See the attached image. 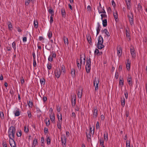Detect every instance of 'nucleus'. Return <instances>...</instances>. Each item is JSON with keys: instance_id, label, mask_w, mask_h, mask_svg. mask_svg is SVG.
<instances>
[{"instance_id": "nucleus-44", "label": "nucleus", "mask_w": 147, "mask_h": 147, "mask_svg": "<svg viewBox=\"0 0 147 147\" xmlns=\"http://www.w3.org/2000/svg\"><path fill=\"white\" fill-rule=\"evenodd\" d=\"M28 104L29 106L30 107H32L33 105V103L31 101H29L28 102Z\"/></svg>"}, {"instance_id": "nucleus-58", "label": "nucleus", "mask_w": 147, "mask_h": 147, "mask_svg": "<svg viewBox=\"0 0 147 147\" xmlns=\"http://www.w3.org/2000/svg\"><path fill=\"white\" fill-rule=\"evenodd\" d=\"M101 120L102 121H103L105 119V117L104 115H102L100 116Z\"/></svg>"}, {"instance_id": "nucleus-52", "label": "nucleus", "mask_w": 147, "mask_h": 147, "mask_svg": "<svg viewBox=\"0 0 147 147\" xmlns=\"http://www.w3.org/2000/svg\"><path fill=\"white\" fill-rule=\"evenodd\" d=\"M24 132L26 133H27L28 131V128H26V127H24Z\"/></svg>"}, {"instance_id": "nucleus-17", "label": "nucleus", "mask_w": 147, "mask_h": 147, "mask_svg": "<svg viewBox=\"0 0 147 147\" xmlns=\"http://www.w3.org/2000/svg\"><path fill=\"white\" fill-rule=\"evenodd\" d=\"M63 39L64 40V43L65 45H68V38L65 36H63Z\"/></svg>"}, {"instance_id": "nucleus-56", "label": "nucleus", "mask_w": 147, "mask_h": 147, "mask_svg": "<svg viewBox=\"0 0 147 147\" xmlns=\"http://www.w3.org/2000/svg\"><path fill=\"white\" fill-rule=\"evenodd\" d=\"M61 72H63V73H65V69L64 66H62V67L61 69Z\"/></svg>"}, {"instance_id": "nucleus-2", "label": "nucleus", "mask_w": 147, "mask_h": 147, "mask_svg": "<svg viewBox=\"0 0 147 147\" xmlns=\"http://www.w3.org/2000/svg\"><path fill=\"white\" fill-rule=\"evenodd\" d=\"M98 43L97 44V47L99 49H101L104 47L103 45V39L102 37L100 36L98 38Z\"/></svg>"}, {"instance_id": "nucleus-46", "label": "nucleus", "mask_w": 147, "mask_h": 147, "mask_svg": "<svg viewBox=\"0 0 147 147\" xmlns=\"http://www.w3.org/2000/svg\"><path fill=\"white\" fill-rule=\"evenodd\" d=\"M101 19L102 20L103 18H105L107 17V15L105 14H102L101 15Z\"/></svg>"}, {"instance_id": "nucleus-47", "label": "nucleus", "mask_w": 147, "mask_h": 147, "mask_svg": "<svg viewBox=\"0 0 147 147\" xmlns=\"http://www.w3.org/2000/svg\"><path fill=\"white\" fill-rule=\"evenodd\" d=\"M12 25L11 23H10L8 24V28L10 30H12Z\"/></svg>"}, {"instance_id": "nucleus-7", "label": "nucleus", "mask_w": 147, "mask_h": 147, "mask_svg": "<svg viewBox=\"0 0 147 147\" xmlns=\"http://www.w3.org/2000/svg\"><path fill=\"white\" fill-rule=\"evenodd\" d=\"M127 17L129 19L130 24L132 26L134 24L133 15L131 14H128Z\"/></svg>"}, {"instance_id": "nucleus-19", "label": "nucleus", "mask_w": 147, "mask_h": 147, "mask_svg": "<svg viewBox=\"0 0 147 147\" xmlns=\"http://www.w3.org/2000/svg\"><path fill=\"white\" fill-rule=\"evenodd\" d=\"M61 12L62 16L65 17V9L64 8H62L61 9Z\"/></svg>"}, {"instance_id": "nucleus-40", "label": "nucleus", "mask_w": 147, "mask_h": 147, "mask_svg": "<svg viewBox=\"0 0 147 147\" xmlns=\"http://www.w3.org/2000/svg\"><path fill=\"white\" fill-rule=\"evenodd\" d=\"M15 115L16 116H18L20 115V112L18 110L16 111L15 113Z\"/></svg>"}, {"instance_id": "nucleus-15", "label": "nucleus", "mask_w": 147, "mask_h": 147, "mask_svg": "<svg viewBox=\"0 0 147 147\" xmlns=\"http://www.w3.org/2000/svg\"><path fill=\"white\" fill-rule=\"evenodd\" d=\"M127 81L129 85L131 86L132 85L131 81V76L129 75L127 78Z\"/></svg>"}, {"instance_id": "nucleus-3", "label": "nucleus", "mask_w": 147, "mask_h": 147, "mask_svg": "<svg viewBox=\"0 0 147 147\" xmlns=\"http://www.w3.org/2000/svg\"><path fill=\"white\" fill-rule=\"evenodd\" d=\"M86 69L87 73H89L91 69V61L90 58L86 60Z\"/></svg>"}, {"instance_id": "nucleus-24", "label": "nucleus", "mask_w": 147, "mask_h": 147, "mask_svg": "<svg viewBox=\"0 0 147 147\" xmlns=\"http://www.w3.org/2000/svg\"><path fill=\"white\" fill-rule=\"evenodd\" d=\"M102 24L104 27H105L107 25V20L105 19L102 20Z\"/></svg>"}, {"instance_id": "nucleus-6", "label": "nucleus", "mask_w": 147, "mask_h": 147, "mask_svg": "<svg viewBox=\"0 0 147 147\" xmlns=\"http://www.w3.org/2000/svg\"><path fill=\"white\" fill-rule=\"evenodd\" d=\"M61 141L63 147H66V138L64 135H62L61 137Z\"/></svg>"}, {"instance_id": "nucleus-25", "label": "nucleus", "mask_w": 147, "mask_h": 147, "mask_svg": "<svg viewBox=\"0 0 147 147\" xmlns=\"http://www.w3.org/2000/svg\"><path fill=\"white\" fill-rule=\"evenodd\" d=\"M10 144L11 147H16L15 142L13 140L12 141V143L10 142Z\"/></svg>"}, {"instance_id": "nucleus-48", "label": "nucleus", "mask_w": 147, "mask_h": 147, "mask_svg": "<svg viewBox=\"0 0 147 147\" xmlns=\"http://www.w3.org/2000/svg\"><path fill=\"white\" fill-rule=\"evenodd\" d=\"M100 144L102 145L103 146L104 145V141L102 139L101 140V139L100 140Z\"/></svg>"}, {"instance_id": "nucleus-1", "label": "nucleus", "mask_w": 147, "mask_h": 147, "mask_svg": "<svg viewBox=\"0 0 147 147\" xmlns=\"http://www.w3.org/2000/svg\"><path fill=\"white\" fill-rule=\"evenodd\" d=\"M16 132V129L13 126H11L9 128L8 130V135L9 138L13 140V139L15 137V134Z\"/></svg>"}, {"instance_id": "nucleus-60", "label": "nucleus", "mask_w": 147, "mask_h": 147, "mask_svg": "<svg viewBox=\"0 0 147 147\" xmlns=\"http://www.w3.org/2000/svg\"><path fill=\"white\" fill-rule=\"evenodd\" d=\"M96 128L97 129H98L99 128V124L98 122H97L96 124Z\"/></svg>"}, {"instance_id": "nucleus-28", "label": "nucleus", "mask_w": 147, "mask_h": 147, "mask_svg": "<svg viewBox=\"0 0 147 147\" xmlns=\"http://www.w3.org/2000/svg\"><path fill=\"white\" fill-rule=\"evenodd\" d=\"M71 75H72L73 77V78L75 76V71L74 69H72L71 71Z\"/></svg>"}, {"instance_id": "nucleus-38", "label": "nucleus", "mask_w": 147, "mask_h": 147, "mask_svg": "<svg viewBox=\"0 0 147 147\" xmlns=\"http://www.w3.org/2000/svg\"><path fill=\"white\" fill-rule=\"evenodd\" d=\"M37 142L36 139L34 140L33 143V145H34V147H35V145L37 144Z\"/></svg>"}, {"instance_id": "nucleus-62", "label": "nucleus", "mask_w": 147, "mask_h": 147, "mask_svg": "<svg viewBox=\"0 0 147 147\" xmlns=\"http://www.w3.org/2000/svg\"><path fill=\"white\" fill-rule=\"evenodd\" d=\"M28 116L29 118H31V117L32 115L30 111L28 112Z\"/></svg>"}, {"instance_id": "nucleus-9", "label": "nucleus", "mask_w": 147, "mask_h": 147, "mask_svg": "<svg viewBox=\"0 0 147 147\" xmlns=\"http://www.w3.org/2000/svg\"><path fill=\"white\" fill-rule=\"evenodd\" d=\"M55 76L57 78H59L61 74L60 69H57L55 71Z\"/></svg>"}, {"instance_id": "nucleus-11", "label": "nucleus", "mask_w": 147, "mask_h": 147, "mask_svg": "<svg viewBox=\"0 0 147 147\" xmlns=\"http://www.w3.org/2000/svg\"><path fill=\"white\" fill-rule=\"evenodd\" d=\"M98 9L99 13H106L105 11L104 8H102L101 6H99L98 7Z\"/></svg>"}, {"instance_id": "nucleus-12", "label": "nucleus", "mask_w": 147, "mask_h": 147, "mask_svg": "<svg viewBox=\"0 0 147 147\" xmlns=\"http://www.w3.org/2000/svg\"><path fill=\"white\" fill-rule=\"evenodd\" d=\"M82 90L83 89L82 88H79V91L78 93V97L79 98H81L82 97Z\"/></svg>"}, {"instance_id": "nucleus-27", "label": "nucleus", "mask_w": 147, "mask_h": 147, "mask_svg": "<svg viewBox=\"0 0 147 147\" xmlns=\"http://www.w3.org/2000/svg\"><path fill=\"white\" fill-rule=\"evenodd\" d=\"M86 134L88 140H90L91 139V135L90 133H89L88 134H87V133H86Z\"/></svg>"}, {"instance_id": "nucleus-4", "label": "nucleus", "mask_w": 147, "mask_h": 147, "mask_svg": "<svg viewBox=\"0 0 147 147\" xmlns=\"http://www.w3.org/2000/svg\"><path fill=\"white\" fill-rule=\"evenodd\" d=\"M99 81L98 78L95 77L94 80L93 81L94 86H95V90H97L98 89V84Z\"/></svg>"}, {"instance_id": "nucleus-35", "label": "nucleus", "mask_w": 147, "mask_h": 147, "mask_svg": "<svg viewBox=\"0 0 147 147\" xmlns=\"http://www.w3.org/2000/svg\"><path fill=\"white\" fill-rule=\"evenodd\" d=\"M127 5V9H130L131 7L130 2L126 3Z\"/></svg>"}, {"instance_id": "nucleus-20", "label": "nucleus", "mask_w": 147, "mask_h": 147, "mask_svg": "<svg viewBox=\"0 0 147 147\" xmlns=\"http://www.w3.org/2000/svg\"><path fill=\"white\" fill-rule=\"evenodd\" d=\"M117 54L119 56V57L120 56H121V51L122 50L120 48H119V49H118L117 50Z\"/></svg>"}, {"instance_id": "nucleus-50", "label": "nucleus", "mask_w": 147, "mask_h": 147, "mask_svg": "<svg viewBox=\"0 0 147 147\" xmlns=\"http://www.w3.org/2000/svg\"><path fill=\"white\" fill-rule=\"evenodd\" d=\"M33 65L34 67L36 66V60H33Z\"/></svg>"}, {"instance_id": "nucleus-13", "label": "nucleus", "mask_w": 147, "mask_h": 147, "mask_svg": "<svg viewBox=\"0 0 147 147\" xmlns=\"http://www.w3.org/2000/svg\"><path fill=\"white\" fill-rule=\"evenodd\" d=\"M60 115H61V119H60V120L61 121L59 122H58L57 124V126L58 127V128L59 129H60L61 128V121H62V114H60Z\"/></svg>"}, {"instance_id": "nucleus-10", "label": "nucleus", "mask_w": 147, "mask_h": 147, "mask_svg": "<svg viewBox=\"0 0 147 147\" xmlns=\"http://www.w3.org/2000/svg\"><path fill=\"white\" fill-rule=\"evenodd\" d=\"M130 53L132 58H134L136 56V54L135 51L133 48H131L130 49Z\"/></svg>"}, {"instance_id": "nucleus-29", "label": "nucleus", "mask_w": 147, "mask_h": 147, "mask_svg": "<svg viewBox=\"0 0 147 147\" xmlns=\"http://www.w3.org/2000/svg\"><path fill=\"white\" fill-rule=\"evenodd\" d=\"M12 47L14 49V51H15L16 50V43H15V42H13L12 43Z\"/></svg>"}, {"instance_id": "nucleus-37", "label": "nucleus", "mask_w": 147, "mask_h": 147, "mask_svg": "<svg viewBox=\"0 0 147 147\" xmlns=\"http://www.w3.org/2000/svg\"><path fill=\"white\" fill-rule=\"evenodd\" d=\"M119 83L120 85L121 84L123 86V81L122 78L120 79Z\"/></svg>"}, {"instance_id": "nucleus-57", "label": "nucleus", "mask_w": 147, "mask_h": 147, "mask_svg": "<svg viewBox=\"0 0 147 147\" xmlns=\"http://www.w3.org/2000/svg\"><path fill=\"white\" fill-rule=\"evenodd\" d=\"M99 53V50L97 49H96L94 51V53L96 54H98Z\"/></svg>"}, {"instance_id": "nucleus-23", "label": "nucleus", "mask_w": 147, "mask_h": 147, "mask_svg": "<svg viewBox=\"0 0 147 147\" xmlns=\"http://www.w3.org/2000/svg\"><path fill=\"white\" fill-rule=\"evenodd\" d=\"M113 15L116 21H117V20H118V19L117 12V11H116L115 13H113Z\"/></svg>"}, {"instance_id": "nucleus-22", "label": "nucleus", "mask_w": 147, "mask_h": 147, "mask_svg": "<svg viewBox=\"0 0 147 147\" xmlns=\"http://www.w3.org/2000/svg\"><path fill=\"white\" fill-rule=\"evenodd\" d=\"M121 105L123 107L125 106V99L124 98H121Z\"/></svg>"}, {"instance_id": "nucleus-31", "label": "nucleus", "mask_w": 147, "mask_h": 147, "mask_svg": "<svg viewBox=\"0 0 147 147\" xmlns=\"http://www.w3.org/2000/svg\"><path fill=\"white\" fill-rule=\"evenodd\" d=\"M34 26L36 28H38V23L37 21H34Z\"/></svg>"}, {"instance_id": "nucleus-45", "label": "nucleus", "mask_w": 147, "mask_h": 147, "mask_svg": "<svg viewBox=\"0 0 147 147\" xmlns=\"http://www.w3.org/2000/svg\"><path fill=\"white\" fill-rule=\"evenodd\" d=\"M53 15H51L50 17V23L51 24L53 23Z\"/></svg>"}, {"instance_id": "nucleus-43", "label": "nucleus", "mask_w": 147, "mask_h": 147, "mask_svg": "<svg viewBox=\"0 0 147 147\" xmlns=\"http://www.w3.org/2000/svg\"><path fill=\"white\" fill-rule=\"evenodd\" d=\"M138 9L139 10H141L142 9V6L140 3H138Z\"/></svg>"}, {"instance_id": "nucleus-5", "label": "nucleus", "mask_w": 147, "mask_h": 147, "mask_svg": "<svg viewBox=\"0 0 147 147\" xmlns=\"http://www.w3.org/2000/svg\"><path fill=\"white\" fill-rule=\"evenodd\" d=\"M71 105L73 107H74L76 105V95L74 94L73 95H71Z\"/></svg>"}, {"instance_id": "nucleus-55", "label": "nucleus", "mask_w": 147, "mask_h": 147, "mask_svg": "<svg viewBox=\"0 0 147 147\" xmlns=\"http://www.w3.org/2000/svg\"><path fill=\"white\" fill-rule=\"evenodd\" d=\"M21 84H23L24 83V80L23 77H22V78L21 80Z\"/></svg>"}, {"instance_id": "nucleus-26", "label": "nucleus", "mask_w": 147, "mask_h": 147, "mask_svg": "<svg viewBox=\"0 0 147 147\" xmlns=\"http://www.w3.org/2000/svg\"><path fill=\"white\" fill-rule=\"evenodd\" d=\"M108 133L106 132V135L105 134L104 135V138L105 140L107 141L108 140Z\"/></svg>"}, {"instance_id": "nucleus-64", "label": "nucleus", "mask_w": 147, "mask_h": 147, "mask_svg": "<svg viewBox=\"0 0 147 147\" xmlns=\"http://www.w3.org/2000/svg\"><path fill=\"white\" fill-rule=\"evenodd\" d=\"M75 110L77 111H79L80 110V108L78 106L76 105L75 108Z\"/></svg>"}, {"instance_id": "nucleus-16", "label": "nucleus", "mask_w": 147, "mask_h": 147, "mask_svg": "<svg viewBox=\"0 0 147 147\" xmlns=\"http://www.w3.org/2000/svg\"><path fill=\"white\" fill-rule=\"evenodd\" d=\"M50 118L52 121H55V114L54 113H50Z\"/></svg>"}, {"instance_id": "nucleus-54", "label": "nucleus", "mask_w": 147, "mask_h": 147, "mask_svg": "<svg viewBox=\"0 0 147 147\" xmlns=\"http://www.w3.org/2000/svg\"><path fill=\"white\" fill-rule=\"evenodd\" d=\"M30 0H26V2L25 4L26 5H28V4H29L30 2Z\"/></svg>"}, {"instance_id": "nucleus-53", "label": "nucleus", "mask_w": 147, "mask_h": 147, "mask_svg": "<svg viewBox=\"0 0 147 147\" xmlns=\"http://www.w3.org/2000/svg\"><path fill=\"white\" fill-rule=\"evenodd\" d=\"M46 124L47 126H48L50 125V121L49 120H48V121H46Z\"/></svg>"}, {"instance_id": "nucleus-36", "label": "nucleus", "mask_w": 147, "mask_h": 147, "mask_svg": "<svg viewBox=\"0 0 147 147\" xmlns=\"http://www.w3.org/2000/svg\"><path fill=\"white\" fill-rule=\"evenodd\" d=\"M47 143L48 144H49L51 143V140L49 137H48L47 138Z\"/></svg>"}, {"instance_id": "nucleus-42", "label": "nucleus", "mask_w": 147, "mask_h": 147, "mask_svg": "<svg viewBox=\"0 0 147 147\" xmlns=\"http://www.w3.org/2000/svg\"><path fill=\"white\" fill-rule=\"evenodd\" d=\"M87 40L89 43L91 42V39L90 36H88L87 37Z\"/></svg>"}, {"instance_id": "nucleus-21", "label": "nucleus", "mask_w": 147, "mask_h": 147, "mask_svg": "<svg viewBox=\"0 0 147 147\" xmlns=\"http://www.w3.org/2000/svg\"><path fill=\"white\" fill-rule=\"evenodd\" d=\"M103 32L105 33L107 36H110V34L106 29H104L103 31Z\"/></svg>"}, {"instance_id": "nucleus-51", "label": "nucleus", "mask_w": 147, "mask_h": 147, "mask_svg": "<svg viewBox=\"0 0 147 147\" xmlns=\"http://www.w3.org/2000/svg\"><path fill=\"white\" fill-rule=\"evenodd\" d=\"M47 67L48 69H50L51 68V64H48L47 65Z\"/></svg>"}, {"instance_id": "nucleus-8", "label": "nucleus", "mask_w": 147, "mask_h": 147, "mask_svg": "<svg viewBox=\"0 0 147 147\" xmlns=\"http://www.w3.org/2000/svg\"><path fill=\"white\" fill-rule=\"evenodd\" d=\"M77 64L78 68L79 69H81V64L82 63L81 57L80 59H77L76 61Z\"/></svg>"}, {"instance_id": "nucleus-49", "label": "nucleus", "mask_w": 147, "mask_h": 147, "mask_svg": "<svg viewBox=\"0 0 147 147\" xmlns=\"http://www.w3.org/2000/svg\"><path fill=\"white\" fill-rule=\"evenodd\" d=\"M48 60L49 61H52L53 60V57L51 56V55H50L49 56V58H48Z\"/></svg>"}, {"instance_id": "nucleus-32", "label": "nucleus", "mask_w": 147, "mask_h": 147, "mask_svg": "<svg viewBox=\"0 0 147 147\" xmlns=\"http://www.w3.org/2000/svg\"><path fill=\"white\" fill-rule=\"evenodd\" d=\"M126 67L127 70H129V69L130 67V63H128V61L127 63L126 64Z\"/></svg>"}, {"instance_id": "nucleus-34", "label": "nucleus", "mask_w": 147, "mask_h": 147, "mask_svg": "<svg viewBox=\"0 0 147 147\" xmlns=\"http://www.w3.org/2000/svg\"><path fill=\"white\" fill-rule=\"evenodd\" d=\"M52 33L51 31H49L48 33V36L49 38L50 39L52 36Z\"/></svg>"}, {"instance_id": "nucleus-41", "label": "nucleus", "mask_w": 147, "mask_h": 147, "mask_svg": "<svg viewBox=\"0 0 147 147\" xmlns=\"http://www.w3.org/2000/svg\"><path fill=\"white\" fill-rule=\"evenodd\" d=\"M40 82L41 83V84L42 85L43 84V85H44L45 84V80L44 79H40Z\"/></svg>"}, {"instance_id": "nucleus-59", "label": "nucleus", "mask_w": 147, "mask_h": 147, "mask_svg": "<svg viewBox=\"0 0 147 147\" xmlns=\"http://www.w3.org/2000/svg\"><path fill=\"white\" fill-rule=\"evenodd\" d=\"M124 95L126 98L127 99L128 97L127 92H125Z\"/></svg>"}, {"instance_id": "nucleus-63", "label": "nucleus", "mask_w": 147, "mask_h": 147, "mask_svg": "<svg viewBox=\"0 0 147 147\" xmlns=\"http://www.w3.org/2000/svg\"><path fill=\"white\" fill-rule=\"evenodd\" d=\"M32 56L33 58V60H36V56L35 53L34 52L32 53Z\"/></svg>"}, {"instance_id": "nucleus-61", "label": "nucleus", "mask_w": 147, "mask_h": 147, "mask_svg": "<svg viewBox=\"0 0 147 147\" xmlns=\"http://www.w3.org/2000/svg\"><path fill=\"white\" fill-rule=\"evenodd\" d=\"M129 115V111H125V115L127 117H128Z\"/></svg>"}, {"instance_id": "nucleus-18", "label": "nucleus", "mask_w": 147, "mask_h": 147, "mask_svg": "<svg viewBox=\"0 0 147 147\" xmlns=\"http://www.w3.org/2000/svg\"><path fill=\"white\" fill-rule=\"evenodd\" d=\"M101 27L100 26V25L99 24V23H98V26L96 30H97V32H96V36L98 35L100 31V28Z\"/></svg>"}, {"instance_id": "nucleus-39", "label": "nucleus", "mask_w": 147, "mask_h": 147, "mask_svg": "<svg viewBox=\"0 0 147 147\" xmlns=\"http://www.w3.org/2000/svg\"><path fill=\"white\" fill-rule=\"evenodd\" d=\"M0 117L1 119H3L4 118V114L2 112H0Z\"/></svg>"}, {"instance_id": "nucleus-30", "label": "nucleus", "mask_w": 147, "mask_h": 147, "mask_svg": "<svg viewBox=\"0 0 147 147\" xmlns=\"http://www.w3.org/2000/svg\"><path fill=\"white\" fill-rule=\"evenodd\" d=\"M17 135L18 137H20L21 136L22 131L21 130H20L17 132Z\"/></svg>"}, {"instance_id": "nucleus-33", "label": "nucleus", "mask_w": 147, "mask_h": 147, "mask_svg": "<svg viewBox=\"0 0 147 147\" xmlns=\"http://www.w3.org/2000/svg\"><path fill=\"white\" fill-rule=\"evenodd\" d=\"M49 12L51 14V15H54V11L53 9H49L48 10Z\"/></svg>"}, {"instance_id": "nucleus-14", "label": "nucleus", "mask_w": 147, "mask_h": 147, "mask_svg": "<svg viewBox=\"0 0 147 147\" xmlns=\"http://www.w3.org/2000/svg\"><path fill=\"white\" fill-rule=\"evenodd\" d=\"M98 115V110L96 108H95L94 110L93 111V117L94 118H96Z\"/></svg>"}]
</instances>
